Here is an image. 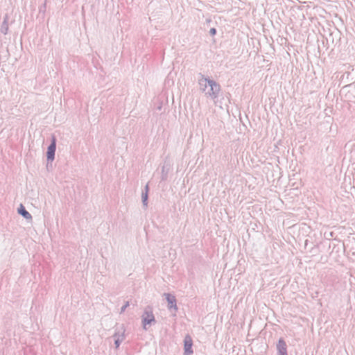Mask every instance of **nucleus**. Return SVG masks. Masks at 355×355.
Instances as JSON below:
<instances>
[{
    "instance_id": "nucleus-1",
    "label": "nucleus",
    "mask_w": 355,
    "mask_h": 355,
    "mask_svg": "<svg viewBox=\"0 0 355 355\" xmlns=\"http://www.w3.org/2000/svg\"><path fill=\"white\" fill-rule=\"evenodd\" d=\"M199 90L204 93L207 98H210L214 101L216 106H222L218 105L217 98L221 91L220 85L214 80L210 79L203 75L198 80Z\"/></svg>"
},
{
    "instance_id": "nucleus-2",
    "label": "nucleus",
    "mask_w": 355,
    "mask_h": 355,
    "mask_svg": "<svg viewBox=\"0 0 355 355\" xmlns=\"http://www.w3.org/2000/svg\"><path fill=\"white\" fill-rule=\"evenodd\" d=\"M155 322L153 309L150 306L146 307L141 315V322L144 329L147 330L148 327L155 324Z\"/></svg>"
},
{
    "instance_id": "nucleus-3",
    "label": "nucleus",
    "mask_w": 355,
    "mask_h": 355,
    "mask_svg": "<svg viewBox=\"0 0 355 355\" xmlns=\"http://www.w3.org/2000/svg\"><path fill=\"white\" fill-rule=\"evenodd\" d=\"M193 342L191 336H187L184 340V355H191L193 354L192 350Z\"/></svg>"
},
{
    "instance_id": "nucleus-4",
    "label": "nucleus",
    "mask_w": 355,
    "mask_h": 355,
    "mask_svg": "<svg viewBox=\"0 0 355 355\" xmlns=\"http://www.w3.org/2000/svg\"><path fill=\"white\" fill-rule=\"evenodd\" d=\"M56 148L55 139L53 137L51 144L48 147L47 150V159L53 161L55 158V152Z\"/></svg>"
},
{
    "instance_id": "nucleus-5",
    "label": "nucleus",
    "mask_w": 355,
    "mask_h": 355,
    "mask_svg": "<svg viewBox=\"0 0 355 355\" xmlns=\"http://www.w3.org/2000/svg\"><path fill=\"white\" fill-rule=\"evenodd\" d=\"M164 295L166 297V299L168 302V308L169 309H173L175 311L178 310V306L176 304V298L174 295H172L169 293H164Z\"/></svg>"
},
{
    "instance_id": "nucleus-6",
    "label": "nucleus",
    "mask_w": 355,
    "mask_h": 355,
    "mask_svg": "<svg viewBox=\"0 0 355 355\" xmlns=\"http://www.w3.org/2000/svg\"><path fill=\"white\" fill-rule=\"evenodd\" d=\"M277 349L278 355H288L286 343L282 338L279 340L277 345Z\"/></svg>"
},
{
    "instance_id": "nucleus-7",
    "label": "nucleus",
    "mask_w": 355,
    "mask_h": 355,
    "mask_svg": "<svg viewBox=\"0 0 355 355\" xmlns=\"http://www.w3.org/2000/svg\"><path fill=\"white\" fill-rule=\"evenodd\" d=\"M114 338V345L116 348H118L121 343L125 339V334H124V330L121 331H118L114 334L113 336Z\"/></svg>"
},
{
    "instance_id": "nucleus-8",
    "label": "nucleus",
    "mask_w": 355,
    "mask_h": 355,
    "mask_svg": "<svg viewBox=\"0 0 355 355\" xmlns=\"http://www.w3.org/2000/svg\"><path fill=\"white\" fill-rule=\"evenodd\" d=\"M18 213L24 216L27 220H31L32 216L31 214L25 209L24 207L21 205L19 208L18 209Z\"/></svg>"
},
{
    "instance_id": "nucleus-9",
    "label": "nucleus",
    "mask_w": 355,
    "mask_h": 355,
    "mask_svg": "<svg viewBox=\"0 0 355 355\" xmlns=\"http://www.w3.org/2000/svg\"><path fill=\"white\" fill-rule=\"evenodd\" d=\"M8 31V20H7V17H6L4 19V20L1 24V32L3 34L6 35V34H7Z\"/></svg>"
},
{
    "instance_id": "nucleus-10",
    "label": "nucleus",
    "mask_w": 355,
    "mask_h": 355,
    "mask_svg": "<svg viewBox=\"0 0 355 355\" xmlns=\"http://www.w3.org/2000/svg\"><path fill=\"white\" fill-rule=\"evenodd\" d=\"M148 194L146 193H141V199H142V203L144 206L147 207L148 205Z\"/></svg>"
},
{
    "instance_id": "nucleus-11",
    "label": "nucleus",
    "mask_w": 355,
    "mask_h": 355,
    "mask_svg": "<svg viewBox=\"0 0 355 355\" xmlns=\"http://www.w3.org/2000/svg\"><path fill=\"white\" fill-rule=\"evenodd\" d=\"M128 306H129V302L127 301V302H125V304L121 308L120 313H123L125 311V309H127V307H128Z\"/></svg>"
},
{
    "instance_id": "nucleus-12",
    "label": "nucleus",
    "mask_w": 355,
    "mask_h": 355,
    "mask_svg": "<svg viewBox=\"0 0 355 355\" xmlns=\"http://www.w3.org/2000/svg\"><path fill=\"white\" fill-rule=\"evenodd\" d=\"M148 191H149V186H148V184H147L145 186L144 191H143L142 193H146L147 194H148Z\"/></svg>"
},
{
    "instance_id": "nucleus-13",
    "label": "nucleus",
    "mask_w": 355,
    "mask_h": 355,
    "mask_svg": "<svg viewBox=\"0 0 355 355\" xmlns=\"http://www.w3.org/2000/svg\"><path fill=\"white\" fill-rule=\"evenodd\" d=\"M209 33L211 35H214L216 33V30L214 28L210 29Z\"/></svg>"
}]
</instances>
